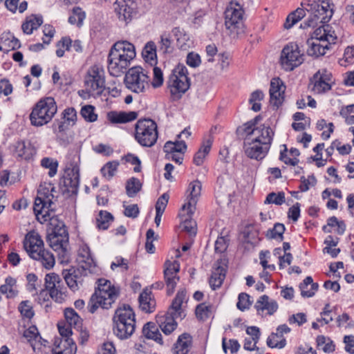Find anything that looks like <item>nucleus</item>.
Returning a JSON list of instances; mask_svg holds the SVG:
<instances>
[{"label": "nucleus", "mask_w": 354, "mask_h": 354, "mask_svg": "<svg viewBox=\"0 0 354 354\" xmlns=\"http://www.w3.org/2000/svg\"><path fill=\"white\" fill-rule=\"evenodd\" d=\"M142 188V183L136 178H130L126 184L127 194L129 197H133L140 192Z\"/></svg>", "instance_id": "49"}, {"label": "nucleus", "mask_w": 354, "mask_h": 354, "mask_svg": "<svg viewBox=\"0 0 354 354\" xmlns=\"http://www.w3.org/2000/svg\"><path fill=\"white\" fill-rule=\"evenodd\" d=\"M307 54L309 56L318 57L325 55L326 50L330 47V44L315 40L314 39H308L307 40Z\"/></svg>", "instance_id": "31"}, {"label": "nucleus", "mask_w": 354, "mask_h": 354, "mask_svg": "<svg viewBox=\"0 0 354 354\" xmlns=\"http://www.w3.org/2000/svg\"><path fill=\"white\" fill-rule=\"evenodd\" d=\"M164 277L167 285L168 295H171L179 281L177 275L180 270V264L177 261H171L167 260L165 263Z\"/></svg>", "instance_id": "14"}, {"label": "nucleus", "mask_w": 354, "mask_h": 354, "mask_svg": "<svg viewBox=\"0 0 354 354\" xmlns=\"http://www.w3.org/2000/svg\"><path fill=\"white\" fill-rule=\"evenodd\" d=\"M113 331L120 339L129 338L135 331V313L130 306L123 304L118 307L113 317Z\"/></svg>", "instance_id": "4"}, {"label": "nucleus", "mask_w": 354, "mask_h": 354, "mask_svg": "<svg viewBox=\"0 0 354 354\" xmlns=\"http://www.w3.org/2000/svg\"><path fill=\"white\" fill-rule=\"evenodd\" d=\"M201 183L198 180H194L189 184L187 189V192L189 193L188 201L183 205L182 212H185V209H188L189 214H194L198 198L201 195Z\"/></svg>", "instance_id": "19"}, {"label": "nucleus", "mask_w": 354, "mask_h": 354, "mask_svg": "<svg viewBox=\"0 0 354 354\" xmlns=\"http://www.w3.org/2000/svg\"><path fill=\"white\" fill-rule=\"evenodd\" d=\"M51 232L48 233L46 241L49 246L57 252L61 263L68 262L70 256L68 233L64 222L57 217L50 219Z\"/></svg>", "instance_id": "2"}, {"label": "nucleus", "mask_w": 354, "mask_h": 354, "mask_svg": "<svg viewBox=\"0 0 354 354\" xmlns=\"http://www.w3.org/2000/svg\"><path fill=\"white\" fill-rule=\"evenodd\" d=\"M62 274L66 284L71 290L75 291L79 289L80 286L82 285L83 278L80 270L74 268L65 270Z\"/></svg>", "instance_id": "23"}, {"label": "nucleus", "mask_w": 354, "mask_h": 354, "mask_svg": "<svg viewBox=\"0 0 354 354\" xmlns=\"http://www.w3.org/2000/svg\"><path fill=\"white\" fill-rule=\"evenodd\" d=\"M286 86L279 78H273L270 82V102L277 109L283 103Z\"/></svg>", "instance_id": "17"}, {"label": "nucleus", "mask_w": 354, "mask_h": 354, "mask_svg": "<svg viewBox=\"0 0 354 354\" xmlns=\"http://www.w3.org/2000/svg\"><path fill=\"white\" fill-rule=\"evenodd\" d=\"M118 294L111 282L105 279L97 280V288L90 298L88 309L91 313H94L100 306L109 309L115 302Z\"/></svg>", "instance_id": "5"}, {"label": "nucleus", "mask_w": 354, "mask_h": 354, "mask_svg": "<svg viewBox=\"0 0 354 354\" xmlns=\"http://www.w3.org/2000/svg\"><path fill=\"white\" fill-rule=\"evenodd\" d=\"M244 11L241 6L232 1L229 3L225 11V26L229 35L233 37H238L243 32V16Z\"/></svg>", "instance_id": "8"}, {"label": "nucleus", "mask_w": 354, "mask_h": 354, "mask_svg": "<svg viewBox=\"0 0 354 354\" xmlns=\"http://www.w3.org/2000/svg\"><path fill=\"white\" fill-rule=\"evenodd\" d=\"M136 57L134 46L127 41L114 44L108 56V70L111 75L119 77L124 73Z\"/></svg>", "instance_id": "1"}, {"label": "nucleus", "mask_w": 354, "mask_h": 354, "mask_svg": "<svg viewBox=\"0 0 354 354\" xmlns=\"http://www.w3.org/2000/svg\"><path fill=\"white\" fill-rule=\"evenodd\" d=\"M254 307L258 314L263 313L266 310L268 314L272 315L278 309V304L275 301L270 300L268 296L263 295L257 301Z\"/></svg>", "instance_id": "29"}, {"label": "nucleus", "mask_w": 354, "mask_h": 354, "mask_svg": "<svg viewBox=\"0 0 354 354\" xmlns=\"http://www.w3.org/2000/svg\"><path fill=\"white\" fill-rule=\"evenodd\" d=\"M264 97L263 93L260 90H256L251 93L249 99V103L252 104V110L255 112L259 111L261 108V104L259 102Z\"/></svg>", "instance_id": "54"}, {"label": "nucleus", "mask_w": 354, "mask_h": 354, "mask_svg": "<svg viewBox=\"0 0 354 354\" xmlns=\"http://www.w3.org/2000/svg\"><path fill=\"white\" fill-rule=\"evenodd\" d=\"M286 339L278 333H272L267 339V344L270 348H282L286 346Z\"/></svg>", "instance_id": "50"}, {"label": "nucleus", "mask_w": 354, "mask_h": 354, "mask_svg": "<svg viewBox=\"0 0 354 354\" xmlns=\"http://www.w3.org/2000/svg\"><path fill=\"white\" fill-rule=\"evenodd\" d=\"M137 117L138 113L136 111H111L107 114V118L113 124H121L131 122L136 120Z\"/></svg>", "instance_id": "30"}, {"label": "nucleus", "mask_w": 354, "mask_h": 354, "mask_svg": "<svg viewBox=\"0 0 354 354\" xmlns=\"http://www.w3.org/2000/svg\"><path fill=\"white\" fill-rule=\"evenodd\" d=\"M255 135L256 138L253 140L270 149L274 133L269 126L263 124L257 127Z\"/></svg>", "instance_id": "24"}, {"label": "nucleus", "mask_w": 354, "mask_h": 354, "mask_svg": "<svg viewBox=\"0 0 354 354\" xmlns=\"http://www.w3.org/2000/svg\"><path fill=\"white\" fill-rule=\"evenodd\" d=\"M142 55L146 62L149 63L151 66L156 64V46L153 41L147 42L142 52Z\"/></svg>", "instance_id": "41"}, {"label": "nucleus", "mask_w": 354, "mask_h": 354, "mask_svg": "<svg viewBox=\"0 0 354 354\" xmlns=\"http://www.w3.org/2000/svg\"><path fill=\"white\" fill-rule=\"evenodd\" d=\"M178 317V316L168 313L165 316L158 318L160 327L165 334L169 335L175 330L177 326L175 319Z\"/></svg>", "instance_id": "34"}, {"label": "nucleus", "mask_w": 354, "mask_h": 354, "mask_svg": "<svg viewBox=\"0 0 354 354\" xmlns=\"http://www.w3.org/2000/svg\"><path fill=\"white\" fill-rule=\"evenodd\" d=\"M85 89L82 91L88 96L94 97L100 96L105 89L104 71L97 65L91 66L85 77Z\"/></svg>", "instance_id": "9"}, {"label": "nucleus", "mask_w": 354, "mask_h": 354, "mask_svg": "<svg viewBox=\"0 0 354 354\" xmlns=\"http://www.w3.org/2000/svg\"><path fill=\"white\" fill-rule=\"evenodd\" d=\"M305 5V10L310 12V16L301 24V28H314L319 24H326L333 17L334 5L331 0H309Z\"/></svg>", "instance_id": "3"}, {"label": "nucleus", "mask_w": 354, "mask_h": 354, "mask_svg": "<svg viewBox=\"0 0 354 354\" xmlns=\"http://www.w3.org/2000/svg\"><path fill=\"white\" fill-rule=\"evenodd\" d=\"M113 220L112 214L106 211H100L96 218L97 226L99 229L106 230Z\"/></svg>", "instance_id": "48"}, {"label": "nucleus", "mask_w": 354, "mask_h": 354, "mask_svg": "<svg viewBox=\"0 0 354 354\" xmlns=\"http://www.w3.org/2000/svg\"><path fill=\"white\" fill-rule=\"evenodd\" d=\"M12 152L16 158L28 160L32 158L35 151L30 143L19 140L12 145Z\"/></svg>", "instance_id": "22"}, {"label": "nucleus", "mask_w": 354, "mask_h": 354, "mask_svg": "<svg viewBox=\"0 0 354 354\" xmlns=\"http://www.w3.org/2000/svg\"><path fill=\"white\" fill-rule=\"evenodd\" d=\"M153 77L151 82L152 86L154 88H158L162 85L163 84V74L160 68L158 67H153Z\"/></svg>", "instance_id": "63"}, {"label": "nucleus", "mask_w": 354, "mask_h": 354, "mask_svg": "<svg viewBox=\"0 0 354 354\" xmlns=\"http://www.w3.org/2000/svg\"><path fill=\"white\" fill-rule=\"evenodd\" d=\"M43 23V19L39 15H30L28 17L21 26L23 32L26 34H31L34 30L37 29Z\"/></svg>", "instance_id": "37"}, {"label": "nucleus", "mask_w": 354, "mask_h": 354, "mask_svg": "<svg viewBox=\"0 0 354 354\" xmlns=\"http://www.w3.org/2000/svg\"><path fill=\"white\" fill-rule=\"evenodd\" d=\"M50 297L57 303H63L67 297V290L65 287L62 286L58 288H54L49 291Z\"/></svg>", "instance_id": "55"}, {"label": "nucleus", "mask_w": 354, "mask_h": 354, "mask_svg": "<svg viewBox=\"0 0 354 354\" xmlns=\"http://www.w3.org/2000/svg\"><path fill=\"white\" fill-rule=\"evenodd\" d=\"M310 39L319 40V41L330 45L335 43L337 36L328 24H322V26L315 30Z\"/></svg>", "instance_id": "21"}, {"label": "nucleus", "mask_w": 354, "mask_h": 354, "mask_svg": "<svg viewBox=\"0 0 354 354\" xmlns=\"http://www.w3.org/2000/svg\"><path fill=\"white\" fill-rule=\"evenodd\" d=\"M192 346V337L187 333L179 335L172 348L173 354H188Z\"/></svg>", "instance_id": "25"}, {"label": "nucleus", "mask_w": 354, "mask_h": 354, "mask_svg": "<svg viewBox=\"0 0 354 354\" xmlns=\"http://www.w3.org/2000/svg\"><path fill=\"white\" fill-rule=\"evenodd\" d=\"M64 315L68 324L75 328H80L82 326V319L73 308H66L64 311Z\"/></svg>", "instance_id": "46"}, {"label": "nucleus", "mask_w": 354, "mask_h": 354, "mask_svg": "<svg viewBox=\"0 0 354 354\" xmlns=\"http://www.w3.org/2000/svg\"><path fill=\"white\" fill-rule=\"evenodd\" d=\"M251 303L249 295L242 292L239 295V301L236 304L237 308L241 310H244L249 308Z\"/></svg>", "instance_id": "64"}, {"label": "nucleus", "mask_w": 354, "mask_h": 354, "mask_svg": "<svg viewBox=\"0 0 354 354\" xmlns=\"http://www.w3.org/2000/svg\"><path fill=\"white\" fill-rule=\"evenodd\" d=\"M77 346L71 338L56 340L53 354H75Z\"/></svg>", "instance_id": "28"}, {"label": "nucleus", "mask_w": 354, "mask_h": 354, "mask_svg": "<svg viewBox=\"0 0 354 354\" xmlns=\"http://www.w3.org/2000/svg\"><path fill=\"white\" fill-rule=\"evenodd\" d=\"M142 333L147 339H153L158 343L162 344V335L158 327L153 322H148L144 325Z\"/></svg>", "instance_id": "39"}, {"label": "nucleus", "mask_w": 354, "mask_h": 354, "mask_svg": "<svg viewBox=\"0 0 354 354\" xmlns=\"http://www.w3.org/2000/svg\"><path fill=\"white\" fill-rule=\"evenodd\" d=\"M186 66L179 64L171 71L167 80V87L171 95L176 99L181 97L190 86Z\"/></svg>", "instance_id": "7"}, {"label": "nucleus", "mask_w": 354, "mask_h": 354, "mask_svg": "<svg viewBox=\"0 0 354 354\" xmlns=\"http://www.w3.org/2000/svg\"><path fill=\"white\" fill-rule=\"evenodd\" d=\"M33 210L37 221L41 223H44L48 220L50 221V219L53 217L50 216L48 210H47L44 205L42 204V201L37 196L35 200Z\"/></svg>", "instance_id": "35"}, {"label": "nucleus", "mask_w": 354, "mask_h": 354, "mask_svg": "<svg viewBox=\"0 0 354 354\" xmlns=\"http://www.w3.org/2000/svg\"><path fill=\"white\" fill-rule=\"evenodd\" d=\"M33 259L39 261L41 263L42 266L47 270L51 269L55 263V260L53 254L48 250L41 249L38 252H33L30 256Z\"/></svg>", "instance_id": "33"}, {"label": "nucleus", "mask_w": 354, "mask_h": 354, "mask_svg": "<svg viewBox=\"0 0 354 354\" xmlns=\"http://www.w3.org/2000/svg\"><path fill=\"white\" fill-rule=\"evenodd\" d=\"M41 165L46 169H49L48 176L53 177L57 171L58 162L50 158H44L41 161Z\"/></svg>", "instance_id": "58"}, {"label": "nucleus", "mask_w": 354, "mask_h": 354, "mask_svg": "<svg viewBox=\"0 0 354 354\" xmlns=\"http://www.w3.org/2000/svg\"><path fill=\"white\" fill-rule=\"evenodd\" d=\"M212 145V141L209 139L204 141L201 146L200 149L198 150V151L195 153L194 157V162L199 166L201 165L205 157L209 153L211 147Z\"/></svg>", "instance_id": "44"}, {"label": "nucleus", "mask_w": 354, "mask_h": 354, "mask_svg": "<svg viewBox=\"0 0 354 354\" xmlns=\"http://www.w3.org/2000/svg\"><path fill=\"white\" fill-rule=\"evenodd\" d=\"M226 275V266L225 265L221 266L220 263L217 262L212 271V273L209 279V283L212 290L219 288Z\"/></svg>", "instance_id": "26"}, {"label": "nucleus", "mask_w": 354, "mask_h": 354, "mask_svg": "<svg viewBox=\"0 0 354 354\" xmlns=\"http://www.w3.org/2000/svg\"><path fill=\"white\" fill-rule=\"evenodd\" d=\"M339 114L345 118V121L348 124H354V104L342 107Z\"/></svg>", "instance_id": "59"}, {"label": "nucleus", "mask_w": 354, "mask_h": 354, "mask_svg": "<svg viewBox=\"0 0 354 354\" xmlns=\"http://www.w3.org/2000/svg\"><path fill=\"white\" fill-rule=\"evenodd\" d=\"M285 202V194L283 192L270 193L265 201V203H273L275 205H282Z\"/></svg>", "instance_id": "61"}, {"label": "nucleus", "mask_w": 354, "mask_h": 354, "mask_svg": "<svg viewBox=\"0 0 354 354\" xmlns=\"http://www.w3.org/2000/svg\"><path fill=\"white\" fill-rule=\"evenodd\" d=\"M62 286V281L58 274L55 273L47 274L45 277V286L49 291L58 288Z\"/></svg>", "instance_id": "51"}, {"label": "nucleus", "mask_w": 354, "mask_h": 354, "mask_svg": "<svg viewBox=\"0 0 354 354\" xmlns=\"http://www.w3.org/2000/svg\"><path fill=\"white\" fill-rule=\"evenodd\" d=\"M304 54L301 53L298 44L289 43L281 50L280 62L286 71H292L304 62Z\"/></svg>", "instance_id": "12"}, {"label": "nucleus", "mask_w": 354, "mask_h": 354, "mask_svg": "<svg viewBox=\"0 0 354 354\" xmlns=\"http://www.w3.org/2000/svg\"><path fill=\"white\" fill-rule=\"evenodd\" d=\"M18 310L24 318L30 319L35 315L31 302L28 300L22 301L18 306Z\"/></svg>", "instance_id": "53"}, {"label": "nucleus", "mask_w": 354, "mask_h": 354, "mask_svg": "<svg viewBox=\"0 0 354 354\" xmlns=\"http://www.w3.org/2000/svg\"><path fill=\"white\" fill-rule=\"evenodd\" d=\"M285 226L281 223H276L274 227L267 232L266 236L269 239H279L281 241L285 232Z\"/></svg>", "instance_id": "56"}, {"label": "nucleus", "mask_w": 354, "mask_h": 354, "mask_svg": "<svg viewBox=\"0 0 354 354\" xmlns=\"http://www.w3.org/2000/svg\"><path fill=\"white\" fill-rule=\"evenodd\" d=\"M306 15L304 8H297L295 12L290 14L283 24L286 29H290L292 26L296 24L299 20L301 19Z\"/></svg>", "instance_id": "47"}, {"label": "nucleus", "mask_w": 354, "mask_h": 354, "mask_svg": "<svg viewBox=\"0 0 354 354\" xmlns=\"http://www.w3.org/2000/svg\"><path fill=\"white\" fill-rule=\"evenodd\" d=\"M333 83L332 74L326 69H321L310 79L309 87L314 93L321 94L330 90Z\"/></svg>", "instance_id": "13"}, {"label": "nucleus", "mask_w": 354, "mask_h": 354, "mask_svg": "<svg viewBox=\"0 0 354 354\" xmlns=\"http://www.w3.org/2000/svg\"><path fill=\"white\" fill-rule=\"evenodd\" d=\"M24 248L30 257L44 248V242L39 233L35 230L28 232L24 241Z\"/></svg>", "instance_id": "20"}, {"label": "nucleus", "mask_w": 354, "mask_h": 354, "mask_svg": "<svg viewBox=\"0 0 354 354\" xmlns=\"http://www.w3.org/2000/svg\"><path fill=\"white\" fill-rule=\"evenodd\" d=\"M135 6L133 0H116L113 8L119 20L127 24L135 14Z\"/></svg>", "instance_id": "15"}, {"label": "nucleus", "mask_w": 354, "mask_h": 354, "mask_svg": "<svg viewBox=\"0 0 354 354\" xmlns=\"http://www.w3.org/2000/svg\"><path fill=\"white\" fill-rule=\"evenodd\" d=\"M95 108L92 105H86L81 109V115L84 120L89 122H93L97 120V115L95 113Z\"/></svg>", "instance_id": "57"}, {"label": "nucleus", "mask_w": 354, "mask_h": 354, "mask_svg": "<svg viewBox=\"0 0 354 354\" xmlns=\"http://www.w3.org/2000/svg\"><path fill=\"white\" fill-rule=\"evenodd\" d=\"M135 139L143 147L153 146L158 139L156 123L151 119L139 120L135 127Z\"/></svg>", "instance_id": "10"}, {"label": "nucleus", "mask_w": 354, "mask_h": 354, "mask_svg": "<svg viewBox=\"0 0 354 354\" xmlns=\"http://www.w3.org/2000/svg\"><path fill=\"white\" fill-rule=\"evenodd\" d=\"M16 283L15 279L8 277L5 280V283L0 286V292L6 294L8 298L15 297L18 295Z\"/></svg>", "instance_id": "42"}, {"label": "nucleus", "mask_w": 354, "mask_h": 354, "mask_svg": "<svg viewBox=\"0 0 354 354\" xmlns=\"http://www.w3.org/2000/svg\"><path fill=\"white\" fill-rule=\"evenodd\" d=\"M57 111V106L53 97H46L40 99L33 106L30 114L32 126L42 127L50 122Z\"/></svg>", "instance_id": "6"}, {"label": "nucleus", "mask_w": 354, "mask_h": 354, "mask_svg": "<svg viewBox=\"0 0 354 354\" xmlns=\"http://www.w3.org/2000/svg\"><path fill=\"white\" fill-rule=\"evenodd\" d=\"M187 149V145L183 140L171 142H167L163 147L165 153H184Z\"/></svg>", "instance_id": "45"}, {"label": "nucleus", "mask_w": 354, "mask_h": 354, "mask_svg": "<svg viewBox=\"0 0 354 354\" xmlns=\"http://www.w3.org/2000/svg\"><path fill=\"white\" fill-rule=\"evenodd\" d=\"M84 19V12H83L80 8L76 7L73 9L72 15L68 18V22L72 25L75 24L78 27H80Z\"/></svg>", "instance_id": "52"}, {"label": "nucleus", "mask_w": 354, "mask_h": 354, "mask_svg": "<svg viewBox=\"0 0 354 354\" xmlns=\"http://www.w3.org/2000/svg\"><path fill=\"white\" fill-rule=\"evenodd\" d=\"M119 165L118 162L112 161L107 162L102 169L101 172L105 178L110 179L115 174V171L117 170V168Z\"/></svg>", "instance_id": "60"}, {"label": "nucleus", "mask_w": 354, "mask_h": 354, "mask_svg": "<svg viewBox=\"0 0 354 354\" xmlns=\"http://www.w3.org/2000/svg\"><path fill=\"white\" fill-rule=\"evenodd\" d=\"M211 306L202 303L196 308V315L197 318L201 320L206 319L210 315Z\"/></svg>", "instance_id": "62"}, {"label": "nucleus", "mask_w": 354, "mask_h": 354, "mask_svg": "<svg viewBox=\"0 0 354 354\" xmlns=\"http://www.w3.org/2000/svg\"><path fill=\"white\" fill-rule=\"evenodd\" d=\"M77 260L84 270H91L95 267V262L91 256L90 249L86 245L80 248Z\"/></svg>", "instance_id": "27"}, {"label": "nucleus", "mask_w": 354, "mask_h": 354, "mask_svg": "<svg viewBox=\"0 0 354 354\" xmlns=\"http://www.w3.org/2000/svg\"><path fill=\"white\" fill-rule=\"evenodd\" d=\"M139 307L147 313H150L154 311L156 308V301L151 297V292L147 289L144 290L139 296Z\"/></svg>", "instance_id": "32"}, {"label": "nucleus", "mask_w": 354, "mask_h": 354, "mask_svg": "<svg viewBox=\"0 0 354 354\" xmlns=\"http://www.w3.org/2000/svg\"><path fill=\"white\" fill-rule=\"evenodd\" d=\"M54 190V187H40L37 192V197L40 198L42 201V204L46 207V209L48 210L50 213V211H53L51 208V205L53 204V199L54 198L52 192Z\"/></svg>", "instance_id": "36"}, {"label": "nucleus", "mask_w": 354, "mask_h": 354, "mask_svg": "<svg viewBox=\"0 0 354 354\" xmlns=\"http://www.w3.org/2000/svg\"><path fill=\"white\" fill-rule=\"evenodd\" d=\"M149 77L140 66L130 68L125 75L124 82L131 91L140 93L145 91L149 86Z\"/></svg>", "instance_id": "11"}, {"label": "nucleus", "mask_w": 354, "mask_h": 354, "mask_svg": "<svg viewBox=\"0 0 354 354\" xmlns=\"http://www.w3.org/2000/svg\"><path fill=\"white\" fill-rule=\"evenodd\" d=\"M249 140L250 138H247L244 142V149L246 156L255 160L263 159L270 149L253 140L251 141H249Z\"/></svg>", "instance_id": "18"}, {"label": "nucleus", "mask_w": 354, "mask_h": 354, "mask_svg": "<svg viewBox=\"0 0 354 354\" xmlns=\"http://www.w3.org/2000/svg\"><path fill=\"white\" fill-rule=\"evenodd\" d=\"M186 300V291L184 289H180L178 291L176 297L172 301L171 305V314L175 316H181V306L184 301Z\"/></svg>", "instance_id": "43"}, {"label": "nucleus", "mask_w": 354, "mask_h": 354, "mask_svg": "<svg viewBox=\"0 0 354 354\" xmlns=\"http://www.w3.org/2000/svg\"><path fill=\"white\" fill-rule=\"evenodd\" d=\"M185 211L187 212L186 215L180 213L182 221L180 227L191 236H195L196 234V223L191 218L192 214H189L188 209H185Z\"/></svg>", "instance_id": "40"}, {"label": "nucleus", "mask_w": 354, "mask_h": 354, "mask_svg": "<svg viewBox=\"0 0 354 354\" xmlns=\"http://www.w3.org/2000/svg\"><path fill=\"white\" fill-rule=\"evenodd\" d=\"M318 284L313 283L311 277H307L299 285L301 295L303 297H311L318 289Z\"/></svg>", "instance_id": "38"}, {"label": "nucleus", "mask_w": 354, "mask_h": 354, "mask_svg": "<svg viewBox=\"0 0 354 354\" xmlns=\"http://www.w3.org/2000/svg\"><path fill=\"white\" fill-rule=\"evenodd\" d=\"M62 183L68 192L73 194L77 193L80 183L79 167L77 165H74L66 168Z\"/></svg>", "instance_id": "16"}]
</instances>
